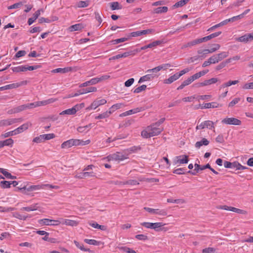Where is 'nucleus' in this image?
<instances>
[{"mask_svg":"<svg viewBox=\"0 0 253 253\" xmlns=\"http://www.w3.org/2000/svg\"><path fill=\"white\" fill-rule=\"evenodd\" d=\"M28 182H24L17 187V189L20 191L23 194L29 196H34L32 192L35 191L44 189L46 188L58 189L59 186L57 185H53L49 184H43L38 185H31L28 186Z\"/></svg>","mask_w":253,"mask_h":253,"instance_id":"nucleus-1","label":"nucleus"},{"mask_svg":"<svg viewBox=\"0 0 253 253\" xmlns=\"http://www.w3.org/2000/svg\"><path fill=\"white\" fill-rule=\"evenodd\" d=\"M165 118H163L157 122L152 124L147 127L148 131L150 132L151 136H155L160 134L163 130V128L160 126L165 121Z\"/></svg>","mask_w":253,"mask_h":253,"instance_id":"nucleus-2","label":"nucleus"},{"mask_svg":"<svg viewBox=\"0 0 253 253\" xmlns=\"http://www.w3.org/2000/svg\"><path fill=\"white\" fill-rule=\"evenodd\" d=\"M216 122H213L211 121L207 120L202 122L200 124H198L196 127V130L198 129H203L204 128H208L211 130H213L214 131L215 126Z\"/></svg>","mask_w":253,"mask_h":253,"instance_id":"nucleus-3","label":"nucleus"},{"mask_svg":"<svg viewBox=\"0 0 253 253\" xmlns=\"http://www.w3.org/2000/svg\"><path fill=\"white\" fill-rule=\"evenodd\" d=\"M38 222L42 226H58L61 224V221L59 219L58 220H53L48 218H43L39 220Z\"/></svg>","mask_w":253,"mask_h":253,"instance_id":"nucleus-4","label":"nucleus"},{"mask_svg":"<svg viewBox=\"0 0 253 253\" xmlns=\"http://www.w3.org/2000/svg\"><path fill=\"white\" fill-rule=\"evenodd\" d=\"M188 161V156L184 155L175 157L173 160V163L175 165H180L182 164H187Z\"/></svg>","mask_w":253,"mask_h":253,"instance_id":"nucleus-5","label":"nucleus"},{"mask_svg":"<svg viewBox=\"0 0 253 253\" xmlns=\"http://www.w3.org/2000/svg\"><path fill=\"white\" fill-rule=\"evenodd\" d=\"M154 31V30L152 29H148L146 30H144L142 31H137L136 32H133L129 34V36L130 39L131 37H135L138 36H140L142 35H145L147 34H150L152 33Z\"/></svg>","mask_w":253,"mask_h":253,"instance_id":"nucleus-6","label":"nucleus"},{"mask_svg":"<svg viewBox=\"0 0 253 253\" xmlns=\"http://www.w3.org/2000/svg\"><path fill=\"white\" fill-rule=\"evenodd\" d=\"M222 123L227 125H240L241 121L235 118H226L222 120Z\"/></svg>","mask_w":253,"mask_h":253,"instance_id":"nucleus-7","label":"nucleus"},{"mask_svg":"<svg viewBox=\"0 0 253 253\" xmlns=\"http://www.w3.org/2000/svg\"><path fill=\"white\" fill-rule=\"evenodd\" d=\"M107 103V101L104 99L94 100L91 105L88 107L87 110L95 109L98 106L104 105Z\"/></svg>","mask_w":253,"mask_h":253,"instance_id":"nucleus-8","label":"nucleus"},{"mask_svg":"<svg viewBox=\"0 0 253 253\" xmlns=\"http://www.w3.org/2000/svg\"><path fill=\"white\" fill-rule=\"evenodd\" d=\"M59 220L61 221V224L66 225L67 226H70L72 227L77 226L79 223V222L77 220H71L69 219L60 218Z\"/></svg>","mask_w":253,"mask_h":253,"instance_id":"nucleus-9","label":"nucleus"},{"mask_svg":"<svg viewBox=\"0 0 253 253\" xmlns=\"http://www.w3.org/2000/svg\"><path fill=\"white\" fill-rule=\"evenodd\" d=\"M236 40L240 42L247 43L253 40V32L250 34H245L240 37L238 38Z\"/></svg>","mask_w":253,"mask_h":253,"instance_id":"nucleus-10","label":"nucleus"},{"mask_svg":"<svg viewBox=\"0 0 253 253\" xmlns=\"http://www.w3.org/2000/svg\"><path fill=\"white\" fill-rule=\"evenodd\" d=\"M164 42L162 40H158L152 42L150 43L149 44L142 46L140 49H138V52L140 51L141 50H145L148 48H153L157 46V45H159Z\"/></svg>","mask_w":253,"mask_h":253,"instance_id":"nucleus-11","label":"nucleus"},{"mask_svg":"<svg viewBox=\"0 0 253 253\" xmlns=\"http://www.w3.org/2000/svg\"><path fill=\"white\" fill-rule=\"evenodd\" d=\"M115 184L119 185H136L139 184V182L134 179H129L126 181H117L114 183Z\"/></svg>","mask_w":253,"mask_h":253,"instance_id":"nucleus-12","label":"nucleus"},{"mask_svg":"<svg viewBox=\"0 0 253 253\" xmlns=\"http://www.w3.org/2000/svg\"><path fill=\"white\" fill-rule=\"evenodd\" d=\"M31 126V124L30 123H26L25 124H23L22 126H20L16 129L14 130L15 131V134H18L23 132L24 130L28 129L29 126Z\"/></svg>","mask_w":253,"mask_h":253,"instance_id":"nucleus-13","label":"nucleus"},{"mask_svg":"<svg viewBox=\"0 0 253 253\" xmlns=\"http://www.w3.org/2000/svg\"><path fill=\"white\" fill-rule=\"evenodd\" d=\"M56 100V99L50 98V99L41 101H37V102H36V103H37L36 105H37V107L42 106H45L47 104L54 102Z\"/></svg>","mask_w":253,"mask_h":253,"instance_id":"nucleus-14","label":"nucleus"},{"mask_svg":"<svg viewBox=\"0 0 253 253\" xmlns=\"http://www.w3.org/2000/svg\"><path fill=\"white\" fill-rule=\"evenodd\" d=\"M221 106V104H218L216 102H211L203 104V106L201 107V108H214Z\"/></svg>","mask_w":253,"mask_h":253,"instance_id":"nucleus-15","label":"nucleus"},{"mask_svg":"<svg viewBox=\"0 0 253 253\" xmlns=\"http://www.w3.org/2000/svg\"><path fill=\"white\" fill-rule=\"evenodd\" d=\"M41 9L37 10L33 14V17L29 18L28 24L29 25H32L35 21L39 17L41 14Z\"/></svg>","mask_w":253,"mask_h":253,"instance_id":"nucleus-16","label":"nucleus"},{"mask_svg":"<svg viewBox=\"0 0 253 253\" xmlns=\"http://www.w3.org/2000/svg\"><path fill=\"white\" fill-rule=\"evenodd\" d=\"M39 209V207L38 206V204L37 203V204L32 205L29 207H23L22 208H21V210L22 211L29 212V211H35L38 210Z\"/></svg>","mask_w":253,"mask_h":253,"instance_id":"nucleus-17","label":"nucleus"},{"mask_svg":"<svg viewBox=\"0 0 253 253\" xmlns=\"http://www.w3.org/2000/svg\"><path fill=\"white\" fill-rule=\"evenodd\" d=\"M98 83V80L96 79V78H92L89 81H86L79 85L80 87L87 86L89 85L95 84Z\"/></svg>","mask_w":253,"mask_h":253,"instance_id":"nucleus-18","label":"nucleus"},{"mask_svg":"<svg viewBox=\"0 0 253 253\" xmlns=\"http://www.w3.org/2000/svg\"><path fill=\"white\" fill-rule=\"evenodd\" d=\"M179 78L177 73H175L173 75L169 77L168 79L164 80V83L166 84H170L174 81Z\"/></svg>","mask_w":253,"mask_h":253,"instance_id":"nucleus-19","label":"nucleus"},{"mask_svg":"<svg viewBox=\"0 0 253 253\" xmlns=\"http://www.w3.org/2000/svg\"><path fill=\"white\" fill-rule=\"evenodd\" d=\"M155 76L153 75L148 73L147 75L141 77L138 81V83H140L143 82L152 80L155 78Z\"/></svg>","mask_w":253,"mask_h":253,"instance_id":"nucleus-20","label":"nucleus"},{"mask_svg":"<svg viewBox=\"0 0 253 253\" xmlns=\"http://www.w3.org/2000/svg\"><path fill=\"white\" fill-rule=\"evenodd\" d=\"M83 28L84 27L83 26L82 24L79 23L70 26L68 29L70 32H74L76 31H80L82 30Z\"/></svg>","mask_w":253,"mask_h":253,"instance_id":"nucleus-21","label":"nucleus"},{"mask_svg":"<svg viewBox=\"0 0 253 253\" xmlns=\"http://www.w3.org/2000/svg\"><path fill=\"white\" fill-rule=\"evenodd\" d=\"M89 224L93 228L99 229L103 231H105L107 229L105 226L99 225L96 222H89Z\"/></svg>","mask_w":253,"mask_h":253,"instance_id":"nucleus-22","label":"nucleus"},{"mask_svg":"<svg viewBox=\"0 0 253 253\" xmlns=\"http://www.w3.org/2000/svg\"><path fill=\"white\" fill-rule=\"evenodd\" d=\"M0 172L2 173L4 175V176L7 178L11 179H14L16 178V176L12 175L11 173L8 172L5 169L0 168Z\"/></svg>","mask_w":253,"mask_h":253,"instance_id":"nucleus-23","label":"nucleus"},{"mask_svg":"<svg viewBox=\"0 0 253 253\" xmlns=\"http://www.w3.org/2000/svg\"><path fill=\"white\" fill-rule=\"evenodd\" d=\"M112 158L116 161H123L126 157L120 153H116L112 155Z\"/></svg>","mask_w":253,"mask_h":253,"instance_id":"nucleus-24","label":"nucleus"},{"mask_svg":"<svg viewBox=\"0 0 253 253\" xmlns=\"http://www.w3.org/2000/svg\"><path fill=\"white\" fill-rule=\"evenodd\" d=\"M130 39V37L129 34L127 35L126 37H124L120 39H118L116 40H112L111 42L113 44H116L119 43L120 42H123L126 41H128Z\"/></svg>","mask_w":253,"mask_h":253,"instance_id":"nucleus-25","label":"nucleus"},{"mask_svg":"<svg viewBox=\"0 0 253 253\" xmlns=\"http://www.w3.org/2000/svg\"><path fill=\"white\" fill-rule=\"evenodd\" d=\"M76 112V108L73 107L72 108L63 111L60 113V115H74Z\"/></svg>","mask_w":253,"mask_h":253,"instance_id":"nucleus-26","label":"nucleus"},{"mask_svg":"<svg viewBox=\"0 0 253 253\" xmlns=\"http://www.w3.org/2000/svg\"><path fill=\"white\" fill-rule=\"evenodd\" d=\"M119 250L127 253H137L134 250L126 246H119Z\"/></svg>","mask_w":253,"mask_h":253,"instance_id":"nucleus-27","label":"nucleus"},{"mask_svg":"<svg viewBox=\"0 0 253 253\" xmlns=\"http://www.w3.org/2000/svg\"><path fill=\"white\" fill-rule=\"evenodd\" d=\"M166 224L163 223V222H155L153 223V229L156 231H159L162 230V227L165 225Z\"/></svg>","mask_w":253,"mask_h":253,"instance_id":"nucleus-28","label":"nucleus"},{"mask_svg":"<svg viewBox=\"0 0 253 253\" xmlns=\"http://www.w3.org/2000/svg\"><path fill=\"white\" fill-rule=\"evenodd\" d=\"M84 242L89 245H92L94 246H99L101 244V242L97 241L94 239H85L84 240Z\"/></svg>","mask_w":253,"mask_h":253,"instance_id":"nucleus-29","label":"nucleus"},{"mask_svg":"<svg viewBox=\"0 0 253 253\" xmlns=\"http://www.w3.org/2000/svg\"><path fill=\"white\" fill-rule=\"evenodd\" d=\"M231 62V59H226L225 61L221 62L215 67L216 70H220L226 66V65Z\"/></svg>","mask_w":253,"mask_h":253,"instance_id":"nucleus-30","label":"nucleus"},{"mask_svg":"<svg viewBox=\"0 0 253 253\" xmlns=\"http://www.w3.org/2000/svg\"><path fill=\"white\" fill-rule=\"evenodd\" d=\"M218 81V79L216 78H212L209 80H205L203 82V84L204 86H207L216 83Z\"/></svg>","mask_w":253,"mask_h":253,"instance_id":"nucleus-31","label":"nucleus"},{"mask_svg":"<svg viewBox=\"0 0 253 253\" xmlns=\"http://www.w3.org/2000/svg\"><path fill=\"white\" fill-rule=\"evenodd\" d=\"M71 70L70 68H57L55 69H54L52 71V73H67Z\"/></svg>","mask_w":253,"mask_h":253,"instance_id":"nucleus-32","label":"nucleus"},{"mask_svg":"<svg viewBox=\"0 0 253 253\" xmlns=\"http://www.w3.org/2000/svg\"><path fill=\"white\" fill-rule=\"evenodd\" d=\"M27 109V106L26 104H23L15 107L13 109V112L15 113H19L22 111Z\"/></svg>","mask_w":253,"mask_h":253,"instance_id":"nucleus-33","label":"nucleus"},{"mask_svg":"<svg viewBox=\"0 0 253 253\" xmlns=\"http://www.w3.org/2000/svg\"><path fill=\"white\" fill-rule=\"evenodd\" d=\"M168 10V8L167 6L159 7L154 9V13H162L167 12Z\"/></svg>","mask_w":253,"mask_h":253,"instance_id":"nucleus-34","label":"nucleus"},{"mask_svg":"<svg viewBox=\"0 0 253 253\" xmlns=\"http://www.w3.org/2000/svg\"><path fill=\"white\" fill-rule=\"evenodd\" d=\"M197 44H198V42H197V39H196L195 40H193L192 41L187 42V43L183 44L181 48L184 49L188 47H191Z\"/></svg>","mask_w":253,"mask_h":253,"instance_id":"nucleus-35","label":"nucleus"},{"mask_svg":"<svg viewBox=\"0 0 253 253\" xmlns=\"http://www.w3.org/2000/svg\"><path fill=\"white\" fill-rule=\"evenodd\" d=\"M74 243L76 246L80 249L81 251L84 252H90V250L89 249H86L84 247V246L83 244H81L77 241H74Z\"/></svg>","mask_w":253,"mask_h":253,"instance_id":"nucleus-36","label":"nucleus"},{"mask_svg":"<svg viewBox=\"0 0 253 253\" xmlns=\"http://www.w3.org/2000/svg\"><path fill=\"white\" fill-rule=\"evenodd\" d=\"M194 167H195L194 170L198 172L199 169L202 170L210 168V165L209 164H208L205 166H201L197 164H195L194 165Z\"/></svg>","mask_w":253,"mask_h":253,"instance_id":"nucleus-37","label":"nucleus"},{"mask_svg":"<svg viewBox=\"0 0 253 253\" xmlns=\"http://www.w3.org/2000/svg\"><path fill=\"white\" fill-rule=\"evenodd\" d=\"M190 0H181L175 3L173 5V8H177L179 7H181L186 4Z\"/></svg>","mask_w":253,"mask_h":253,"instance_id":"nucleus-38","label":"nucleus"},{"mask_svg":"<svg viewBox=\"0 0 253 253\" xmlns=\"http://www.w3.org/2000/svg\"><path fill=\"white\" fill-rule=\"evenodd\" d=\"M110 7L112 10H116V9H121L122 8V5H121L118 2H113L110 3Z\"/></svg>","mask_w":253,"mask_h":253,"instance_id":"nucleus-39","label":"nucleus"},{"mask_svg":"<svg viewBox=\"0 0 253 253\" xmlns=\"http://www.w3.org/2000/svg\"><path fill=\"white\" fill-rule=\"evenodd\" d=\"M138 52V49H136L134 50H131V51L124 52L122 54V56L123 58H125V57H128L129 55H134L136 54V53H137Z\"/></svg>","mask_w":253,"mask_h":253,"instance_id":"nucleus-40","label":"nucleus"},{"mask_svg":"<svg viewBox=\"0 0 253 253\" xmlns=\"http://www.w3.org/2000/svg\"><path fill=\"white\" fill-rule=\"evenodd\" d=\"M228 52H222L216 54L217 57L218 58L219 61H221L223 59L226 58L228 56Z\"/></svg>","mask_w":253,"mask_h":253,"instance_id":"nucleus-41","label":"nucleus"},{"mask_svg":"<svg viewBox=\"0 0 253 253\" xmlns=\"http://www.w3.org/2000/svg\"><path fill=\"white\" fill-rule=\"evenodd\" d=\"M12 70L14 72H26V68L25 65V66H19L16 67H14L12 69Z\"/></svg>","mask_w":253,"mask_h":253,"instance_id":"nucleus-42","label":"nucleus"},{"mask_svg":"<svg viewBox=\"0 0 253 253\" xmlns=\"http://www.w3.org/2000/svg\"><path fill=\"white\" fill-rule=\"evenodd\" d=\"M11 182L7 181H1L0 182V186L3 189L8 188L10 187Z\"/></svg>","mask_w":253,"mask_h":253,"instance_id":"nucleus-43","label":"nucleus"},{"mask_svg":"<svg viewBox=\"0 0 253 253\" xmlns=\"http://www.w3.org/2000/svg\"><path fill=\"white\" fill-rule=\"evenodd\" d=\"M238 83H239V81H238V80L229 81L228 82L222 84V85H221V87H228V86H230L231 85L236 84H237Z\"/></svg>","mask_w":253,"mask_h":253,"instance_id":"nucleus-44","label":"nucleus"},{"mask_svg":"<svg viewBox=\"0 0 253 253\" xmlns=\"http://www.w3.org/2000/svg\"><path fill=\"white\" fill-rule=\"evenodd\" d=\"M23 119L22 118H13V119H8V123H9V126L13 124L21 122L23 121Z\"/></svg>","mask_w":253,"mask_h":253,"instance_id":"nucleus-45","label":"nucleus"},{"mask_svg":"<svg viewBox=\"0 0 253 253\" xmlns=\"http://www.w3.org/2000/svg\"><path fill=\"white\" fill-rule=\"evenodd\" d=\"M155 214L161 216L167 215V211L165 209H156Z\"/></svg>","mask_w":253,"mask_h":253,"instance_id":"nucleus-46","label":"nucleus"},{"mask_svg":"<svg viewBox=\"0 0 253 253\" xmlns=\"http://www.w3.org/2000/svg\"><path fill=\"white\" fill-rule=\"evenodd\" d=\"M55 136V134L53 133L42 134L43 141L50 140V139L54 138Z\"/></svg>","mask_w":253,"mask_h":253,"instance_id":"nucleus-47","label":"nucleus"},{"mask_svg":"<svg viewBox=\"0 0 253 253\" xmlns=\"http://www.w3.org/2000/svg\"><path fill=\"white\" fill-rule=\"evenodd\" d=\"M147 87V86L146 85L143 84L135 89L133 90L134 93H139L141 92L142 91L145 90Z\"/></svg>","mask_w":253,"mask_h":253,"instance_id":"nucleus-48","label":"nucleus"},{"mask_svg":"<svg viewBox=\"0 0 253 253\" xmlns=\"http://www.w3.org/2000/svg\"><path fill=\"white\" fill-rule=\"evenodd\" d=\"M232 211L242 214H246L247 213V211L234 207H233V209H232Z\"/></svg>","mask_w":253,"mask_h":253,"instance_id":"nucleus-49","label":"nucleus"},{"mask_svg":"<svg viewBox=\"0 0 253 253\" xmlns=\"http://www.w3.org/2000/svg\"><path fill=\"white\" fill-rule=\"evenodd\" d=\"M22 5H23V2L20 1L19 2L15 3L10 6H9L8 7V9H14V8H18L20 7Z\"/></svg>","mask_w":253,"mask_h":253,"instance_id":"nucleus-50","label":"nucleus"},{"mask_svg":"<svg viewBox=\"0 0 253 253\" xmlns=\"http://www.w3.org/2000/svg\"><path fill=\"white\" fill-rule=\"evenodd\" d=\"M209 60H210V63H211V64H216L220 61L218 58L217 57L216 54L214 55L209 58Z\"/></svg>","mask_w":253,"mask_h":253,"instance_id":"nucleus-51","label":"nucleus"},{"mask_svg":"<svg viewBox=\"0 0 253 253\" xmlns=\"http://www.w3.org/2000/svg\"><path fill=\"white\" fill-rule=\"evenodd\" d=\"M220 45L219 44L214 43L212 44L211 45V47L210 49L211 50V52L212 53L218 50L220 48Z\"/></svg>","mask_w":253,"mask_h":253,"instance_id":"nucleus-52","label":"nucleus"},{"mask_svg":"<svg viewBox=\"0 0 253 253\" xmlns=\"http://www.w3.org/2000/svg\"><path fill=\"white\" fill-rule=\"evenodd\" d=\"M141 135L142 137L144 138H148L152 136H151V134H150V132H149V131H148L147 127L146 129V130H143L141 132Z\"/></svg>","mask_w":253,"mask_h":253,"instance_id":"nucleus-53","label":"nucleus"},{"mask_svg":"<svg viewBox=\"0 0 253 253\" xmlns=\"http://www.w3.org/2000/svg\"><path fill=\"white\" fill-rule=\"evenodd\" d=\"M83 91L84 94L91 92H95L97 91V88L95 87H89L86 88H83Z\"/></svg>","mask_w":253,"mask_h":253,"instance_id":"nucleus-54","label":"nucleus"},{"mask_svg":"<svg viewBox=\"0 0 253 253\" xmlns=\"http://www.w3.org/2000/svg\"><path fill=\"white\" fill-rule=\"evenodd\" d=\"M15 134H15V131H14V130H13V131H9V132H6L4 134H1L0 136V138L1 139H2V138H4L8 137L9 136H12L13 135H15Z\"/></svg>","mask_w":253,"mask_h":253,"instance_id":"nucleus-55","label":"nucleus"},{"mask_svg":"<svg viewBox=\"0 0 253 253\" xmlns=\"http://www.w3.org/2000/svg\"><path fill=\"white\" fill-rule=\"evenodd\" d=\"M122 105L123 104L122 103H117L116 104L112 105L111 107L109 109V110L112 111L113 113L115 110L120 109Z\"/></svg>","mask_w":253,"mask_h":253,"instance_id":"nucleus-56","label":"nucleus"},{"mask_svg":"<svg viewBox=\"0 0 253 253\" xmlns=\"http://www.w3.org/2000/svg\"><path fill=\"white\" fill-rule=\"evenodd\" d=\"M141 225L146 228L153 229V223L144 222L141 223Z\"/></svg>","mask_w":253,"mask_h":253,"instance_id":"nucleus-57","label":"nucleus"},{"mask_svg":"<svg viewBox=\"0 0 253 253\" xmlns=\"http://www.w3.org/2000/svg\"><path fill=\"white\" fill-rule=\"evenodd\" d=\"M135 238L138 240L145 241L147 240L148 237L146 235L144 234H138L135 236Z\"/></svg>","mask_w":253,"mask_h":253,"instance_id":"nucleus-58","label":"nucleus"},{"mask_svg":"<svg viewBox=\"0 0 253 253\" xmlns=\"http://www.w3.org/2000/svg\"><path fill=\"white\" fill-rule=\"evenodd\" d=\"M40 67V65H35V66H28V65H25L26 68V71L29 70V71H32L36 69H37Z\"/></svg>","mask_w":253,"mask_h":253,"instance_id":"nucleus-59","label":"nucleus"},{"mask_svg":"<svg viewBox=\"0 0 253 253\" xmlns=\"http://www.w3.org/2000/svg\"><path fill=\"white\" fill-rule=\"evenodd\" d=\"M210 40H211L210 35H209L208 36H206V37H205L202 38H200V39H197V42H198V44L200 43H202L203 42H207V41H209Z\"/></svg>","mask_w":253,"mask_h":253,"instance_id":"nucleus-60","label":"nucleus"},{"mask_svg":"<svg viewBox=\"0 0 253 253\" xmlns=\"http://www.w3.org/2000/svg\"><path fill=\"white\" fill-rule=\"evenodd\" d=\"M215 252V250L213 248H207L202 250L203 253H214Z\"/></svg>","mask_w":253,"mask_h":253,"instance_id":"nucleus-61","label":"nucleus"},{"mask_svg":"<svg viewBox=\"0 0 253 253\" xmlns=\"http://www.w3.org/2000/svg\"><path fill=\"white\" fill-rule=\"evenodd\" d=\"M88 5V2L87 1H80L78 3L79 7H86Z\"/></svg>","mask_w":253,"mask_h":253,"instance_id":"nucleus-62","label":"nucleus"},{"mask_svg":"<svg viewBox=\"0 0 253 253\" xmlns=\"http://www.w3.org/2000/svg\"><path fill=\"white\" fill-rule=\"evenodd\" d=\"M240 100V98H235L232 101H231L229 103L228 106L229 107H232L234 106L235 104H237Z\"/></svg>","mask_w":253,"mask_h":253,"instance_id":"nucleus-63","label":"nucleus"},{"mask_svg":"<svg viewBox=\"0 0 253 253\" xmlns=\"http://www.w3.org/2000/svg\"><path fill=\"white\" fill-rule=\"evenodd\" d=\"M242 88L244 89H253V82L245 84Z\"/></svg>","mask_w":253,"mask_h":253,"instance_id":"nucleus-64","label":"nucleus"}]
</instances>
